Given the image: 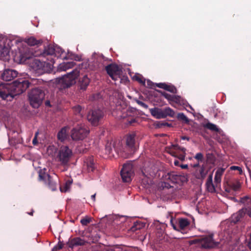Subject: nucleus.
Listing matches in <instances>:
<instances>
[{
    "label": "nucleus",
    "mask_w": 251,
    "mask_h": 251,
    "mask_svg": "<svg viewBox=\"0 0 251 251\" xmlns=\"http://www.w3.org/2000/svg\"><path fill=\"white\" fill-rule=\"evenodd\" d=\"M56 151V149L54 146H49L46 149V153L49 155L53 156Z\"/></svg>",
    "instance_id": "nucleus-35"
},
{
    "label": "nucleus",
    "mask_w": 251,
    "mask_h": 251,
    "mask_svg": "<svg viewBox=\"0 0 251 251\" xmlns=\"http://www.w3.org/2000/svg\"><path fill=\"white\" fill-rule=\"evenodd\" d=\"M203 126L204 128L209 129L212 131L218 132L220 131V129L217 127L216 125L210 122H208L206 124L203 125Z\"/></svg>",
    "instance_id": "nucleus-31"
},
{
    "label": "nucleus",
    "mask_w": 251,
    "mask_h": 251,
    "mask_svg": "<svg viewBox=\"0 0 251 251\" xmlns=\"http://www.w3.org/2000/svg\"><path fill=\"white\" fill-rule=\"evenodd\" d=\"M39 177L40 180L44 181L45 183H48L49 185H50L51 180L50 179V176L45 172V170H41L39 172Z\"/></svg>",
    "instance_id": "nucleus-23"
},
{
    "label": "nucleus",
    "mask_w": 251,
    "mask_h": 251,
    "mask_svg": "<svg viewBox=\"0 0 251 251\" xmlns=\"http://www.w3.org/2000/svg\"><path fill=\"white\" fill-rule=\"evenodd\" d=\"M63 244L61 242H59L52 250V251H57L63 247Z\"/></svg>",
    "instance_id": "nucleus-44"
},
{
    "label": "nucleus",
    "mask_w": 251,
    "mask_h": 251,
    "mask_svg": "<svg viewBox=\"0 0 251 251\" xmlns=\"http://www.w3.org/2000/svg\"><path fill=\"white\" fill-rule=\"evenodd\" d=\"M245 210V215L247 214L249 217L251 218V208L248 207V208H243Z\"/></svg>",
    "instance_id": "nucleus-47"
},
{
    "label": "nucleus",
    "mask_w": 251,
    "mask_h": 251,
    "mask_svg": "<svg viewBox=\"0 0 251 251\" xmlns=\"http://www.w3.org/2000/svg\"><path fill=\"white\" fill-rule=\"evenodd\" d=\"M31 67L35 73L38 75L45 73H49L51 71L52 65L49 63L41 62L38 60H34L31 63Z\"/></svg>",
    "instance_id": "nucleus-6"
},
{
    "label": "nucleus",
    "mask_w": 251,
    "mask_h": 251,
    "mask_svg": "<svg viewBox=\"0 0 251 251\" xmlns=\"http://www.w3.org/2000/svg\"><path fill=\"white\" fill-rule=\"evenodd\" d=\"M247 245L248 247L251 250V233L250 234V237L248 240Z\"/></svg>",
    "instance_id": "nucleus-51"
},
{
    "label": "nucleus",
    "mask_w": 251,
    "mask_h": 251,
    "mask_svg": "<svg viewBox=\"0 0 251 251\" xmlns=\"http://www.w3.org/2000/svg\"><path fill=\"white\" fill-rule=\"evenodd\" d=\"M163 126H169V127H170L171 126V124H169L168 123H164L163 124Z\"/></svg>",
    "instance_id": "nucleus-59"
},
{
    "label": "nucleus",
    "mask_w": 251,
    "mask_h": 251,
    "mask_svg": "<svg viewBox=\"0 0 251 251\" xmlns=\"http://www.w3.org/2000/svg\"><path fill=\"white\" fill-rule=\"evenodd\" d=\"M150 112L151 115L157 119H164L167 117L173 118L175 116V111L170 107H166L163 109L153 108L150 110Z\"/></svg>",
    "instance_id": "nucleus-7"
},
{
    "label": "nucleus",
    "mask_w": 251,
    "mask_h": 251,
    "mask_svg": "<svg viewBox=\"0 0 251 251\" xmlns=\"http://www.w3.org/2000/svg\"><path fill=\"white\" fill-rule=\"evenodd\" d=\"M74 110L76 113H80L81 111V108L79 105H77L74 107Z\"/></svg>",
    "instance_id": "nucleus-50"
},
{
    "label": "nucleus",
    "mask_w": 251,
    "mask_h": 251,
    "mask_svg": "<svg viewBox=\"0 0 251 251\" xmlns=\"http://www.w3.org/2000/svg\"><path fill=\"white\" fill-rule=\"evenodd\" d=\"M125 221L126 218L124 216L111 215V229L113 228L117 231L120 230L123 224Z\"/></svg>",
    "instance_id": "nucleus-12"
},
{
    "label": "nucleus",
    "mask_w": 251,
    "mask_h": 251,
    "mask_svg": "<svg viewBox=\"0 0 251 251\" xmlns=\"http://www.w3.org/2000/svg\"><path fill=\"white\" fill-rule=\"evenodd\" d=\"M85 244V241L80 238H75L71 240L70 242L69 246L73 248L75 246H81Z\"/></svg>",
    "instance_id": "nucleus-28"
},
{
    "label": "nucleus",
    "mask_w": 251,
    "mask_h": 251,
    "mask_svg": "<svg viewBox=\"0 0 251 251\" xmlns=\"http://www.w3.org/2000/svg\"><path fill=\"white\" fill-rule=\"evenodd\" d=\"M168 178L174 183H182L188 180L185 175L175 172L168 173Z\"/></svg>",
    "instance_id": "nucleus-15"
},
{
    "label": "nucleus",
    "mask_w": 251,
    "mask_h": 251,
    "mask_svg": "<svg viewBox=\"0 0 251 251\" xmlns=\"http://www.w3.org/2000/svg\"><path fill=\"white\" fill-rule=\"evenodd\" d=\"M55 50L54 46H49L48 49L46 50L45 53L47 55H57V54L55 52Z\"/></svg>",
    "instance_id": "nucleus-36"
},
{
    "label": "nucleus",
    "mask_w": 251,
    "mask_h": 251,
    "mask_svg": "<svg viewBox=\"0 0 251 251\" xmlns=\"http://www.w3.org/2000/svg\"><path fill=\"white\" fill-rule=\"evenodd\" d=\"M245 216V210L243 208L240 209L236 213L234 214L231 218V223L236 224L241 221Z\"/></svg>",
    "instance_id": "nucleus-19"
},
{
    "label": "nucleus",
    "mask_w": 251,
    "mask_h": 251,
    "mask_svg": "<svg viewBox=\"0 0 251 251\" xmlns=\"http://www.w3.org/2000/svg\"><path fill=\"white\" fill-rule=\"evenodd\" d=\"M134 172L133 166L130 163L125 164L121 171V176L124 182H129L132 180Z\"/></svg>",
    "instance_id": "nucleus-10"
},
{
    "label": "nucleus",
    "mask_w": 251,
    "mask_h": 251,
    "mask_svg": "<svg viewBox=\"0 0 251 251\" xmlns=\"http://www.w3.org/2000/svg\"><path fill=\"white\" fill-rule=\"evenodd\" d=\"M72 155V151L67 146L61 147L58 152L57 157L62 163L66 164Z\"/></svg>",
    "instance_id": "nucleus-11"
},
{
    "label": "nucleus",
    "mask_w": 251,
    "mask_h": 251,
    "mask_svg": "<svg viewBox=\"0 0 251 251\" xmlns=\"http://www.w3.org/2000/svg\"><path fill=\"white\" fill-rule=\"evenodd\" d=\"M230 169L231 170H237V171H239V174H241L242 173V169L240 167H238V166H231L230 167Z\"/></svg>",
    "instance_id": "nucleus-48"
},
{
    "label": "nucleus",
    "mask_w": 251,
    "mask_h": 251,
    "mask_svg": "<svg viewBox=\"0 0 251 251\" xmlns=\"http://www.w3.org/2000/svg\"><path fill=\"white\" fill-rule=\"evenodd\" d=\"M50 188L52 189V190H55L56 189V187L54 186H50Z\"/></svg>",
    "instance_id": "nucleus-63"
},
{
    "label": "nucleus",
    "mask_w": 251,
    "mask_h": 251,
    "mask_svg": "<svg viewBox=\"0 0 251 251\" xmlns=\"http://www.w3.org/2000/svg\"><path fill=\"white\" fill-rule=\"evenodd\" d=\"M111 251H123V249L119 245H111Z\"/></svg>",
    "instance_id": "nucleus-42"
},
{
    "label": "nucleus",
    "mask_w": 251,
    "mask_h": 251,
    "mask_svg": "<svg viewBox=\"0 0 251 251\" xmlns=\"http://www.w3.org/2000/svg\"><path fill=\"white\" fill-rule=\"evenodd\" d=\"M199 166V163H197V164H195L193 165V168H197Z\"/></svg>",
    "instance_id": "nucleus-61"
},
{
    "label": "nucleus",
    "mask_w": 251,
    "mask_h": 251,
    "mask_svg": "<svg viewBox=\"0 0 251 251\" xmlns=\"http://www.w3.org/2000/svg\"><path fill=\"white\" fill-rule=\"evenodd\" d=\"M89 132V129L84 125L78 126L72 130L71 137L74 140H83Z\"/></svg>",
    "instance_id": "nucleus-8"
},
{
    "label": "nucleus",
    "mask_w": 251,
    "mask_h": 251,
    "mask_svg": "<svg viewBox=\"0 0 251 251\" xmlns=\"http://www.w3.org/2000/svg\"><path fill=\"white\" fill-rule=\"evenodd\" d=\"M79 71L76 69L61 77L56 78L54 80V83L59 89L68 88L76 83V79L79 76Z\"/></svg>",
    "instance_id": "nucleus-2"
},
{
    "label": "nucleus",
    "mask_w": 251,
    "mask_h": 251,
    "mask_svg": "<svg viewBox=\"0 0 251 251\" xmlns=\"http://www.w3.org/2000/svg\"><path fill=\"white\" fill-rule=\"evenodd\" d=\"M72 182L73 180L72 179H69L67 181H66L65 183L63 186H61L60 187V190L61 192H66L68 191L70 189V187L72 183Z\"/></svg>",
    "instance_id": "nucleus-32"
},
{
    "label": "nucleus",
    "mask_w": 251,
    "mask_h": 251,
    "mask_svg": "<svg viewBox=\"0 0 251 251\" xmlns=\"http://www.w3.org/2000/svg\"><path fill=\"white\" fill-rule=\"evenodd\" d=\"M174 164L176 166H180L179 161L177 160H176L174 162Z\"/></svg>",
    "instance_id": "nucleus-54"
},
{
    "label": "nucleus",
    "mask_w": 251,
    "mask_h": 251,
    "mask_svg": "<svg viewBox=\"0 0 251 251\" xmlns=\"http://www.w3.org/2000/svg\"><path fill=\"white\" fill-rule=\"evenodd\" d=\"M101 116V112L100 110H92L88 112L87 118L92 125L97 126Z\"/></svg>",
    "instance_id": "nucleus-13"
},
{
    "label": "nucleus",
    "mask_w": 251,
    "mask_h": 251,
    "mask_svg": "<svg viewBox=\"0 0 251 251\" xmlns=\"http://www.w3.org/2000/svg\"><path fill=\"white\" fill-rule=\"evenodd\" d=\"M55 52L57 54V55H55L57 57H61L63 59H74L75 60L79 61L80 60V57L77 55L71 52H68L67 55H63L64 51L62 49L58 46H54Z\"/></svg>",
    "instance_id": "nucleus-16"
},
{
    "label": "nucleus",
    "mask_w": 251,
    "mask_h": 251,
    "mask_svg": "<svg viewBox=\"0 0 251 251\" xmlns=\"http://www.w3.org/2000/svg\"><path fill=\"white\" fill-rule=\"evenodd\" d=\"M38 134V132L35 133V137H34V139H33V141H32V143L34 145H36L37 144V137Z\"/></svg>",
    "instance_id": "nucleus-52"
},
{
    "label": "nucleus",
    "mask_w": 251,
    "mask_h": 251,
    "mask_svg": "<svg viewBox=\"0 0 251 251\" xmlns=\"http://www.w3.org/2000/svg\"><path fill=\"white\" fill-rule=\"evenodd\" d=\"M170 222H171V224L172 226H173V228L175 230H177V231H180V230L179 229V227L178 228L177 226H176V225L175 224H174L172 218L171 219Z\"/></svg>",
    "instance_id": "nucleus-49"
},
{
    "label": "nucleus",
    "mask_w": 251,
    "mask_h": 251,
    "mask_svg": "<svg viewBox=\"0 0 251 251\" xmlns=\"http://www.w3.org/2000/svg\"><path fill=\"white\" fill-rule=\"evenodd\" d=\"M181 139L182 140H186L187 141L190 140V138L189 137L186 136H182L181 137Z\"/></svg>",
    "instance_id": "nucleus-53"
},
{
    "label": "nucleus",
    "mask_w": 251,
    "mask_h": 251,
    "mask_svg": "<svg viewBox=\"0 0 251 251\" xmlns=\"http://www.w3.org/2000/svg\"><path fill=\"white\" fill-rule=\"evenodd\" d=\"M25 42L30 46H34L41 44L42 43L40 40H37L35 38L31 37L26 39Z\"/></svg>",
    "instance_id": "nucleus-34"
},
{
    "label": "nucleus",
    "mask_w": 251,
    "mask_h": 251,
    "mask_svg": "<svg viewBox=\"0 0 251 251\" xmlns=\"http://www.w3.org/2000/svg\"><path fill=\"white\" fill-rule=\"evenodd\" d=\"M156 86L163 89L173 94L177 93V89L175 86L172 84H168L165 83H158L156 84Z\"/></svg>",
    "instance_id": "nucleus-20"
},
{
    "label": "nucleus",
    "mask_w": 251,
    "mask_h": 251,
    "mask_svg": "<svg viewBox=\"0 0 251 251\" xmlns=\"http://www.w3.org/2000/svg\"><path fill=\"white\" fill-rule=\"evenodd\" d=\"M46 105H47V106H50V101H47L46 102Z\"/></svg>",
    "instance_id": "nucleus-62"
},
{
    "label": "nucleus",
    "mask_w": 251,
    "mask_h": 251,
    "mask_svg": "<svg viewBox=\"0 0 251 251\" xmlns=\"http://www.w3.org/2000/svg\"><path fill=\"white\" fill-rule=\"evenodd\" d=\"M177 118L179 120L183 122L185 124H188L190 122L189 119L183 113H178Z\"/></svg>",
    "instance_id": "nucleus-37"
},
{
    "label": "nucleus",
    "mask_w": 251,
    "mask_h": 251,
    "mask_svg": "<svg viewBox=\"0 0 251 251\" xmlns=\"http://www.w3.org/2000/svg\"><path fill=\"white\" fill-rule=\"evenodd\" d=\"M28 80L19 79L10 84H0V97L3 100H11L15 96L25 91L29 86Z\"/></svg>",
    "instance_id": "nucleus-1"
},
{
    "label": "nucleus",
    "mask_w": 251,
    "mask_h": 251,
    "mask_svg": "<svg viewBox=\"0 0 251 251\" xmlns=\"http://www.w3.org/2000/svg\"><path fill=\"white\" fill-rule=\"evenodd\" d=\"M180 167L183 169H188V165H181Z\"/></svg>",
    "instance_id": "nucleus-56"
},
{
    "label": "nucleus",
    "mask_w": 251,
    "mask_h": 251,
    "mask_svg": "<svg viewBox=\"0 0 251 251\" xmlns=\"http://www.w3.org/2000/svg\"><path fill=\"white\" fill-rule=\"evenodd\" d=\"M29 99L30 104L33 107H38L42 102L45 97L44 92L38 88L33 89L29 94Z\"/></svg>",
    "instance_id": "nucleus-5"
},
{
    "label": "nucleus",
    "mask_w": 251,
    "mask_h": 251,
    "mask_svg": "<svg viewBox=\"0 0 251 251\" xmlns=\"http://www.w3.org/2000/svg\"><path fill=\"white\" fill-rule=\"evenodd\" d=\"M214 234L201 236V237L195 239L191 242L194 244H199L201 248L205 249H218L220 247V242L216 241L214 239Z\"/></svg>",
    "instance_id": "nucleus-3"
},
{
    "label": "nucleus",
    "mask_w": 251,
    "mask_h": 251,
    "mask_svg": "<svg viewBox=\"0 0 251 251\" xmlns=\"http://www.w3.org/2000/svg\"><path fill=\"white\" fill-rule=\"evenodd\" d=\"M195 159H197L198 161H202L203 158V154L201 152H198L194 156Z\"/></svg>",
    "instance_id": "nucleus-43"
},
{
    "label": "nucleus",
    "mask_w": 251,
    "mask_h": 251,
    "mask_svg": "<svg viewBox=\"0 0 251 251\" xmlns=\"http://www.w3.org/2000/svg\"><path fill=\"white\" fill-rule=\"evenodd\" d=\"M111 78L115 81L116 85L129 81L127 76L123 75L122 69L115 64L111 63Z\"/></svg>",
    "instance_id": "nucleus-4"
},
{
    "label": "nucleus",
    "mask_w": 251,
    "mask_h": 251,
    "mask_svg": "<svg viewBox=\"0 0 251 251\" xmlns=\"http://www.w3.org/2000/svg\"><path fill=\"white\" fill-rule=\"evenodd\" d=\"M240 202L249 205L251 203V198L249 196H244L240 198Z\"/></svg>",
    "instance_id": "nucleus-39"
},
{
    "label": "nucleus",
    "mask_w": 251,
    "mask_h": 251,
    "mask_svg": "<svg viewBox=\"0 0 251 251\" xmlns=\"http://www.w3.org/2000/svg\"><path fill=\"white\" fill-rule=\"evenodd\" d=\"M224 189L226 193L234 196L241 189V183L236 179L229 180L225 184Z\"/></svg>",
    "instance_id": "nucleus-9"
},
{
    "label": "nucleus",
    "mask_w": 251,
    "mask_h": 251,
    "mask_svg": "<svg viewBox=\"0 0 251 251\" xmlns=\"http://www.w3.org/2000/svg\"><path fill=\"white\" fill-rule=\"evenodd\" d=\"M206 175V172L205 171V168L202 166L199 170V176L198 177L199 179H203Z\"/></svg>",
    "instance_id": "nucleus-38"
},
{
    "label": "nucleus",
    "mask_w": 251,
    "mask_h": 251,
    "mask_svg": "<svg viewBox=\"0 0 251 251\" xmlns=\"http://www.w3.org/2000/svg\"><path fill=\"white\" fill-rule=\"evenodd\" d=\"M67 127L63 128L58 133V138L61 141H64L67 137Z\"/></svg>",
    "instance_id": "nucleus-30"
},
{
    "label": "nucleus",
    "mask_w": 251,
    "mask_h": 251,
    "mask_svg": "<svg viewBox=\"0 0 251 251\" xmlns=\"http://www.w3.org/2000/svg\"><path fill=\"white\" fill-rule=\"evenodd\" d=\"M75 65L74 62H63L60 63L58 66V70L59 71H66L72 68Z\"/></svg>",
    "instance_id": "nucleus-22"
},
{
    "label": "nucleus",
    "mask_w": 251,
    "mask_h": 251,
    "mask_svg": "<svg viewBox=\"0 0 251 251\" xmlns=\"http://www.w3.org/2000/svg\"><path fill=\"white\" fill-rule=\"evenodd\" d=\"M92 221V218L89 217H86L80 221L81 224L83 226H86Z\"/></svg>",
    "instance_id": "nucleus-40"
},
{
    "label": "nucleus",
    "mask_w": 251,
    "mask_h": 251,
    "mask_svg": "<svg viewBox=\"0 0 251 251\" xmlns=\"http://www.w3.org/2000/svg\"><path fill=\"white\" fill-rule=\"evenodd\" d=\"M136 122V119H132L131 120L129 121V123L130 125H132L133 123H135Z\"/></svg>",
    "instance_id": "nucleus-57"
},
{
    "label": "nucleus",
    "mask_w": 251,
    "mask_h": 251,
    "mask_svg": "<svg viewBox=\"0 0 251 251\" xmlns=\"http://www.w3.org/2000/svg\"><path fill=\"white\" fill-rule=\"evenodd\" d=\"M179 229L180 231L183 233L182 230H184L186 227L189 226L190 225V222L185 218H181L178 221Z\"/></svg>",
    "instance_id": "nucleus-26"
},
{
    "label": "nucleus",
    "mask_w": 251,
    "mask_h": 251,
    "mask_svg": "<svg viewBox=\"0 0 251 251\" xmlns=\"http://www.w3.org/2000/svg\"><path fill=\"white\" fill-rule=\"evenodd\" d=\"M90 82V79L86 75L83 76L79 80L78 86L80 90L84 91L86 89Z\"/></svg>",
    "instance_id": "nucleus-21"
},
{
    "label": "nucleus",
    "mask_w": 251,
    "mask_h": 251,
    "mask_svg": "<svg viewBox=\"0 0 251 251\" xmlns=\"http://www.w3.org/2000/svg\"><path fill=\"white\" fill-rule=\"evenodd\" d=\"M136 103H138L139 105H140L142 107H143L144 108H147L148 107V106L145 104V102L139 100H136Z\"/></svg>",
    "instance_id": "nucleus-46"
},
{
    "label": "nucleus",
    "mask_w": 251,
    "mask_h": 251,
    "mask_svg": "<svg viewBox=\"0 0 251 251\" xmlns=\"http://www.w3.org/2000/svg\"><path fill=\"white\" fill-rule=\"evenodd\" d=\"M229 199H230L231 200L234 201H238L236 199L235 197L234 196H231L229 197Z\"/></svg>",
    "instance_id": "nucleus-58"
},
{
    "label": "nucleus",
    "mask_w": 251,
    "mask_h": 251,
    "mask_svg": "<svg viewBox=\"0 0 251 251\" xmlns=\"http://www.w3.org/2000/svg\"><path fill=\"white\" fill-rule=\"evenodd\" d=\"M95 197H96V194H95L91 196V198L93 200V201H95Z\"/></svg>",
    "instance_id": "nucleus-60"
},
{
    "label": "nucleus",
    "mask_w": 251,
    "mask_h": 251,
    "mask_svg": "<svg viewBox=\"0 0 251 251\" xmlns=\"http://www.w3.org/2000/svg\"><path fill=\"white\" fill-rule=\"evenodd\" d=\"M135 80H137L139 83L146 86L145 79L141 76H137L135 77Z\"/></svg>",
    "instance_id": "nucleus-41"
},
{
    "label": "nucleus",
    "mask_w": 251,
    "mask_h": 251,
    "mask_svg": "<svg viewBox=\"0 0 251 251\" xmlns=\"http://www.w3.org/2000/svg\"><path fill=\"white\" fill-rule=\"evenodd\" d=\"M161 94L166 99L170 101H176L178 100V99L176 95H171L165 92H161Z\"/></svg>",
    "instance_id": "nucleus-33"
},
{
    "label": "nucleus",
    "mask_w": 251,
    "mask_h": 251,
    "mask_svg": "<svg viewBox=\"0 0 251 251\" xmlns=\"http://www.w3.org/2000/svg\"><path fill=\"white\" fill-rule=\"evenodd\" d=\"M207 190L210 192H214L215 191V185L212 181V175L209 176L206 182Z\"/></svg>",
    "instance_id": "nucleus-27"
},
{
    "label": "nucleus",
    "mask_w": 251,
    "mask_h": 251,
    "mask_svg": "<svg viewBox=\"0 0 251 251\" xmlns=\"http://www.w3.org/2000/svg\"><path fill=\"white\" fill-rule=\"evenodd\" d=\"M145 226V224L140 221H137L133 223V226L130 228V230L132 232H136L140 230Z\"/></svg>",
    "instance_id": "nucleus-29"
},
{
    "label": "nucleus",
    "mask_w": 251,
    "mask_h": 251,
    "mask_svg": "<svg viewBox=\"0 0 251 251\" xmlns=\"http://www.w3.org/2000/svg\"><path fill=\"white\" fill-rule=\"evenodd\" d=\"M225 169L223 168H219L215 175L214 177V182L216 184V186H218V185L220 184L221 181V177L223 176L224 173L225 172Z\"/></svg>",
    "instance_id": "nucleus-24"
},
{
    "label": "nucleus",
    "mask_w": 251,
    "mask_h": 251,
    "mask_svg": "<svg viewBox=\"0 0 251 251\" xmlns=\"http://www.w3.org/2000/svg\"><path fill=\"white\" fill-rule=\"evenodd\" d=\"M136 137V134L132 133L129 134L126 136V145L131 148H133L135 145V137Z\"/></svg>",
    "instance_id": "nucleus-25"
},
{
    "label": "nucleus",
    "mask_w": 251,
    "mask_h": 251,
    "mask_svg": "<svg viewBox=\"0 0 251 251\" xmlns=\"http://www.w3.org/2000/svg\"><path fill=\"white\" fill-rule=\"evenodd\" d=\"M17 74L15 70L7 69L4 70L2 74L1 77L4 80L10 81L15 77L17 75Z\"/></svg>",
    "instance_id": "nucleus-18"
},
{
    "label": "nucleus",
    "mask_w": 251,
    "mask_h": 251,
    "mask_svg": "<svg viewBox=\"0 0 251 251\" xmlns=\"http://www.w3.org/2000/svg\"><path fill=\"white\" fill-rule=\"evenodd\" d=\"M106 70L108 75H110V65L106 67Z\"/></svg>",
    "instance_id": "nucleus-55"
},
{
    "label": "nucleus",
    "mask_w": 251,
    "mask_h": 251,
    "mask_svg": "<svg viewBox=\"0 0 251 251\" xmlns=\"http://www.w3.org/2000/svg\"><path fill=\"white\" fill-rule=\"evenodd\" d=\"M146 87L150 88H152L153 87L156 86V84L153 83L152 81L150 80H148L146 82Z\"/></svg>",
    "instance_id": "nucleus-45"
},
{
    "label": "nucleus",
    "mask_w": 251,
    "mask_h": 251,
    "mask_svg": "<svg viewBox=\"0 0 251 251\" xmlns=\"http://www.w3.org/2000/svg\"><path fill=\"white\" fill-rule=\"evenodd\" d=\"M10 43V40L7 39H3L0 43V59H4V57L8 56L11 48Z\"/></svg>",
    "instance_id": "nucleus-14"
},
{
    "label": "nucleus",
    "mask_w": 251,
    "mask_h": 251,
    "mask_svg": "<svg viewBox=\"0 0 251 251\" xmlns=\"http://www.w3.org/2000/svg\"><path fill=\"white\" fill-rule=\"evenodd\" d=\"M89 169L91 170V171H93V167H92V164L90 165Z\"/></svg>",
    "instance_id": "nucleus-64"
},
{
    "label": "nucleus",
    "mask_w": 251,
    "mask_h": 251,
    "mask_svg": "<svg viewBox=\"0 0 251 251\" xmlns=\"http://www.w3.org/2000/svg\"><path fill=\"white\" fill-rule=\"evenodd\" d=\"M173 147L175 149L179 150L180 152H173L172 153V155L175 157H177L181 161H185V158L186 157V149L178 145H174Z\"/></svg>",
    "instance_id": "nucleus-17"
}]
</instances>
